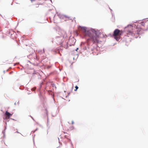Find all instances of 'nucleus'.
<instances>
[{
  "mask_svg": "<svg viewBox=\"0 0 148 148\" xmlns=\"http://www.w3.org/2000/svg\"><path fill=\"white\" fill-rule=\"evenodd\" d=\"M75 88L76 89L75 90V91H76L78 89V87L77 86H75Z\"/></svg>",
  "mask_w": 148,
  "mask_h": 148,
  "instance_id": "0eeeda50",
  "label": "nucleus"
},
{
  "mask_svg": "<svg viewBox=\"0 0 148 148\" xmlns=\"http://www.w3.org/2000/svg\"><path fill=\"white\" fill-rule=\"evenodd\" d=\"M122 33V31H120L118 29H116L114 31L113 36L115 39L118 41L120 38V36Z\"/></svg>",
  "mask_w": 148,
  "mask_h": 148,
  "instance_id": "f03ea898",
  "label": "nucleus"
},
{
  "mask_svg": "<svg viewBox=\"0 0 148 148\" xmlns=\"http://www.w3.org/2000/svg\"><path fill=\"white\" fill-rule=\"evenodd\" d=\"M72 124H73L74 123V122L73 121H72Z\"/></svg>",
  "mask_w": 148,
  "mask_h": 148,
  "instance_id": "1a4fd4ad",
  "label": "nucleus"
},
{
  "mask_svg": "<svg viewBox=\"0 0 148 148\" xmlns=\"http://www.w3.org/2000/svg\"><path fill=\"white\" fill-rule=\"evenodd\" d=\"M132 27L131 26H130V27H128L125 28L126 30H127L126 32V34L127 36H132L133 35V32L130 30H129L130 28L132 29Z\"/></svg>",
  "mask_w": 148,
  "mask_h": 148,
  "instance_id": "7ed1b4c3",
  "label": "nucleus"
},
{
  "mask_svg": "<svg viewBox=\"0 0 148 148\" xmlns=\"http://www.w3.org/2000/svg\"><path fill=\"white\" fill-rule=\"evenodd\" d=\"M73 127L72 126L71 128H70L69 129H68V130H73Z\"/></svg>",
  "mask_w": 148,
  "mask_h": 148,
  "instance_id": "423d86ee",
  "label": "nucleus"
},
{
  "mask_svg": "<svg viewBox=\"0 0 148 148\" xmlns=\"http://www.w3.org/2000/svg\"><path fill=\"white\" fill-rule=\"evenodd\" d=\"M5 115L7 116L5 118L6 119H8L10 118V117L12 115V114H10L8 111H6L5 113Z\"/></svg>",
  "mask_w": 148,
  "mask_h": 148,
  "instance_id": "20e7f679",
  "label": "nucleus"
},
{
  "mask_svg": "<svg viewBox=\"0 0 148 148\" xmlns=\"http://www.w3.org/2000/svg\"><path fill=\"white\" fill-rule=\"evenodd\" d=\"M78 49V48H77V49H76V51H77V50Z\"/></svg>",
  "mask_w": 148,
  "mask_h": 148,
  "instance_id": "9d476101",
  "label": "nucleus"
},
{
  "mask_svg": "<svg viewBox=\"0 0 148 148\" xmlns=\"http://www.w3.org/2000/svg\"><path fill=\"white\" fill-rule=\"evenodd\" d=\"M64 17H65L66 18H69V17H68L67 16H64Z\"/></svg>",
  "mask_w": 148,
  "mask_h": 148,
  "instance_id": "6e6552de",
  "label": "nucleus"
},
{
  "mask_svg": "<svg viewBox=\"0 0 148 148\" xmlns=\"http://www.w3.org/2000/svg\"><path fill=\"white\" fill-rule=\"evenodd\" d=\"M81 30L84 34L86 36H88L89 38L87 40V45L88 46L90 44V41H91L93 43L99 42V37L97 35V32L95 31H86V28L84 27H81Z\"/></svg>",
  "mask_w": 148,
  "mask_h": 148,
  "instance_id": "f257e3e1",
  "label": "nucleus"
},
{
  "mask_svg": "<svg viewBox=\"0 0 148 148\" xmlns=\"http://www.w3.org/2000/svg\"><path fill=\"white\" fill-rule=\"evenodd\" d=\"M144 24L145 25L147 26L148 25V22H145V23H144Z\"/></svg>",
  "mask_w": 148,
  "mask_h": 148,
  "instance_id": "39448f33",
  "label": "nucleus"
}]
</instances>
